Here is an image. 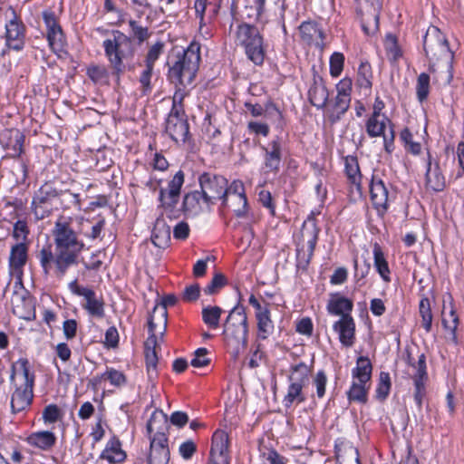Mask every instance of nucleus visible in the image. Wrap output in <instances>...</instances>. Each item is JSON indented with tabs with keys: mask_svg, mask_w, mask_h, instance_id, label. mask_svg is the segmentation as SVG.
<instances>
[{
	"mask_svg": "<svg viewBox=\"0 0 464 464\" xmlns=\"http://www.w3.org/2000/svg\"><path fill=\"white\" fill-rule=\"evenodd\" d=\"M52 236L55 252L53 251L51 244H45L36 254V258L45 275L53 274L62 278L70 267L78 265L79 256L85 245L79 239L71 225L63 219L55 222Z\"/></svg>",
	"mask_w": 464,
	"mask_h": 464,
	"instance_id": "obj_1",
	"label": "nucleus"
},
{
	"mask_svg": "<svg viewBox=\"0 0 464 464\" xmlns=\"http://www.w3.org/2000/svg\"><path fill=\"white\" fill-rule=\"evenodd\" d=\"M423 49L430 62V70L442 84H450L453 78V53L445 34L436 26H430L423 37Z\"/></svg>",
	"mask_w": 464,
	"mask_h": 464,
	"instance_id": "obj_2",
	"label": "nucleus"
},
{
	"mask_svg": "<svg viewBox=\"0 0 464 464\" xmlns=\"http://www.w3.org/2000/svg\"><path fill=\"white\" fill-rule=\"evenodd\" d=\"M10 382L14 388L11 409L14 413L26 410L33 400L34 374L31 372L28 360L20 358L13 362Z\"/></svg>",
	"mask_w": 464,
	"mask_h": 464,
	"instance_id": "obj_3",
	"label": "nucleus"
},
{
	"mask_svg": "<svg viewBox=\"0 0 464 464\" xmlns=\"http://www.w3.org/2000/svg\"><path fill=\"white\" fill-rule=\"evenodd\" d=\"M102 47L113 73L120 79L127 69H130L135 54L132 38L120 30H112L103 41Z\"/></svg>",
	"mask_w": 464,
	"mask_h": 464,
	"instance_id": "obj_4",
	"label": "nucleus"
},
{
	"mask_svg": "<svg viewBox=\"0 0 464 464\" xmlns=\"http://www.w3.org/2000/svg\"><path fill=\"white\" fill-rule=\"evenodd\" d=\"M167 430V415L162 411H155L147 423V432L150 440L149 464L169 463L170 453Z\"/></svg>",
	"mask_w": 464,
	"mask_h": 464,
	"instance_id": "obj_5",
	"label": "nucleus"
},
{
	"mask_svg": "<svg viewBox=\"0 0 464 464\" xmlns=\"http://www.w3.org/2000/svg\"><path fill=\"white\" fill-rule=\"evenodd\" d=\"M168 311L165 304H157L149 317L150 335L145 342V361L150 379L157 376L158 356L156 348L167 328Z\"/></svg>",
	"mask_w": 464,
	"mask_h": 464,
	"instance_id": "obj_6",
	"label": "nucleus"
},
{
	"mask_svg": "<svg viewBox=\"0 0 464 464\" xmlns=\"http://www.w3.org/2000/svg\"><path fill=\"white\" fill-rule=\"evenodd\" d=\"M226 345L234 358L246 348L248 325L247 316L242 308L235 307L229 313L223 331Z\"/></svg>",
	"mask_w": 464,
	"mask_h": 464,
	"instance_id": "obj_7",
	"label": "nucleus"
},
{
	"mask_svg": "<svg viewBox=\"0 0 464 464\" xmlns=\"http://www.w3.org/2000/svg\"><path fill=\"white\" fill-rule=\"evenodd\" d=\"M199 44L193 42L181 54L178 55L177 61L169 71V76L172 82L183 87L192 83L199 67Z\"/></svg>",
	"mask_w": 464,
	"mask_h": 464,
	"instance_id": "obj_8",
	"label": "nucleus"
},
{
	"mask_svg": "<svg viewBox=\"0 0 464 464\" xmlns=\"http://www.w3.org/2000/svg\"><path fill=\"white\" fill-rule=\"evenodd\" d=\"M236 43L242 46L248 60L256 65L264 63L266 51L259 30L251 24L242 23L236 30Z\"/></svg>",
	"mask_w": 464,
	"mask_h": 464,
	"instance_id": "obj_9",
	"label": "nucleus"
},
{
	"mask_svg": "<svg viewBox=\"0 0 464 464\" xmlns=\"http://www.w3.org/2000/svg\"><path fill=\"white\" fill-rule=\"evenodd\" d=\"M320 229L317 227L314 213L304 220L296 240L297 266L305 267L311 261L318 239Z\"/></svg>",
	"mask_w": 464,
	"mask_h": 464,
	"instance_id": "obj_10",
	"label": "nucleus"
},
{
	"mask_svg": "<svg viewBox=\"0 0 464 464\" xmlns=\"http://www.w3.org/2000/svg\"><path fill=\"white\" fill-rule=\"evenodd\" d=\"M68 287L73 295L83 298L82 307L89 315L96 318H102L104 316V301L102 296H98L96 293L89 287L79 285L77 280L69 283Z\"/></svg>",
	"mask_w": 464,
	"mask_h": 464,
	"instance_id": "obj_11",
	"label": "nucleus"
},
{
	"mask_svg": "<svg viewBox=\"0 0 464 464\" xmlns=\"http://www.w3.org/2000/svg\"><path fill=\"white\" fill-rule=\"evenodd\" d=\"M199 184L203 194L202 202L208 207L223 198L227 180L219 175L203 173L199 177Z\"/></svg>",
	"mask_w": 464,
	"mask_h": 464,
	"instance_id": "obj_12",
	"label": "nucleus"
},
{
	"mask_svg": "<svg viewBox=\"0 0 464 464\" xmlns=\"http://www.w3.org/2000/svg\"><path fill=\"white\" fill-rule=\"evenodd\" d=\"M371 199L380 215L386 213L389 208V202L393 201L396 193L392 186H388L384 181L373 175L370 184Z\"/></svg>",
	"mask_w": 464,
	"mask_h": 464,
	"instance_id": "obj_13",
	"label": "nucleus"
},
{
	"mask_svg": "<svg viewBox=\"0 0 464 464\" xmlns=\"http://www.w3.org/2000/svg\"><path fill=\"white\" fill-rule=\"evenodd\" d=\"M167 134L176 142H186L188 136V123L181 107L173 106L166 121Z\"/></svg>",
	"mask_w": 464,
	"mask_h": 464,
	"instance_id": "obj_14",
	"label": "nucleus"
},
{
	"mask_svg": "<svg viewBox=\"0 0 464 464\" xmlns=\"http://www.w3.org/2000/svg\"><path fill=\"white\" fill-rule=\"evenodd\" d=\"M43 19L46 28V38L49 46L53 53L59 54L65 46V36L57 17L52 11H44Z\"/></svg>",
	"mask_w": 464,
	"mask_h": 464,
	"instance_id": "obj_15",
	"label": "nucleus"
},
{
	"mask_svg": "<svg viewBox=\"0 0 464 464\" xmlns=\"http://www.w3.org/2000/svg\"><path fill=\"white\" fill-rule=\"evenodd\" d=\"M249 304L256 310L257 338L266 340L274 332V324L270 317L269 306L267 304H262L253 295L249 297Z\"/></svg>",
	"mask_w": 464,
	"mask_h": 464,
	"instance_id": "obj_16",
	"label": "nucleus"
},
{
	"mask_svg": "<svg viewBox=\"0 0 464 464\" xmlns=\"http://www.w3.org/2000/svg\"><path fill=\"white\" fill-rule=\"evenodd\" d=\"M184 183V173L178 171L168 184L167 188H160L159 201L165 209H172L179 202L180 189Z\"/></svg>",
	"mask_w": 464,
	"mask_h": 464,
	"instance_id": "obj_17",
	"label": "nucleus"
},
{
	"mask_svg": "<svg viewBox=\"0 0 464 464\" xmlns=\"http://www.w3.org/2000/svg\"><path fill=\"white\" fill-rule=\"evenodd\" d=\"M413 369L412 380L415 387L414 400L417 406L420 409L422 406V400L425 396V383L428 379L426 372V357L423 353L418 355V362L411 363Z\"/></svg>",
	"mask_w": 464,
	"mask_h": 464,
	"instance_id": "obj_18",
	"label": "nucleus"
},
{
	"mask_svg": "<svg viewBox=\"0 0 464 464\" xmlns=\"http://www.w3.org/2000/svg\"><path fill=\"white\" fill-rule=\"evenodd\" d=\"M425 186L433 192H440L446 187L445 177L441 172L439 162L427 151Z\"/></svg>",
	"mask_w": 464,
	"mask_h": 464,
	"instance_id": "obj_19",
	"label": "nucleus"
},
{
	"mask_svg": "<svg viewBox=\"0 0 464 464\" xmlns=\"http://www.w3.org/2000/svg\"><path fill=\"white\" fill-rule=\"evenodd\" d=\"M210 459L211 464H229L228 435L224 430H217L212 436Z\"/></svg>",
	"mask_w": 464,
	"mask_h": 464,
	"instance_id": "obj_20",
	"label": "nucleus"
},
{
	"mask_svg": "<svg viewBox=\"0 0 464 464\" xmlns=\"http://www.w3.org/2000/svg\"><path fill=\"white\" fill-rule=\"evenodd\" d=\"M441 321L445 331L447 332V337L453 343H457V328L459 325V316L456 314V310L453 306L452 296L448 295L443 299V307L441 311Z\"/></svg>",
	"mask_w": 464,
	"mask_h": 464,
	"instance_id": "obj_21",
	"label": "nucleus"
},
{
	"mask_svg": "<svg viewBox=\"0 0 464 464\" xmlns=\"http://www.w3.org/2000/svg\"><path fill=\"white\" fill-rule=\"evenodd\" d=\"M28 258V246L24 242H17L11 247L9 255V272L12 276L21 280L24 266Z\"/></svg>",
	"mask_w": 464,
	"mask_h": 464,
	"instance_id": "obj_22",
	"label": "nucleus"
},
{
	"mask_svg": "<svg viewBox=\"0 0 464 464\" xmlns=\"http://www.w3.org/2000/svg\"><path fill=\"white\" fill-rule=\"evenodd\" d=\"M6 44L9 48L20 51L24 45V26L16 15L13 14V18L5 24Z\"/></svg>",
	"mask_w": 464,
	"mask_h": 464,
	"instance_id": "obj_23",
	"label": "nucleus"
},
{
	"mask_svg": "<svg viewBox=\"0 0 464 464\" xmlns=\"http://www.w3.org/2000/svg\"><path fill=\"white\" fill-rule=\"evenodd\" d=\"M333 330L338 334L340 343L351 347L355 341V323L352 316H342L333 324Z\"/></svg>",
	"mask_w": 464,
	"mask_h": 464,
	"instance_id": "obj_24",
	"label": "nucleus"
},
{
	"mask_svg": "<svg viewBox=\"0 0 464 464\" xmlns=\"http://www.w3.org/2000/svg\"><path fill=\"white\" fill-rule=\"evenodd\" d=\"M299 34L303 42L309 45H315L321 49L324 48V32L316 23L306 21L299 26Z\"/></svg>",
	"mask_w": 464,
	"mask_h": 464,
	"instance_id": "obj_25",
	"label": "nucleus"
},
{
	"mask_svg": "<svg viewBox=\"0 0 464 464\" xmlns=\"http://www.w3.org/2000/svg\"><path fill=\"white\" fill-rule=\"evenodd\" d=\"M372 366L368 357L360 356L352 370L351 385L371 386Z\"/></svg>",
	"mask_w": 464,
	"mask_h": 464,
	"instance_id": "obj_26",
	"label": "nucleus"
},
{
	"mask_svg": "<svg viewBox=\"0 0 464 464\" xmlns=\"http://www.w3.org/2000/svg\"><path fill=\"white\" fill-rule=\"evenodd\" d=\"M353 308V303L351 299L342 295L339 293L330 295L327 303V312L335 316H352L351 313Z\"/></svg>",
	"mask_w": 464,
	"mask_h": 464,
	"instance_id": "obj_27",
	"label": "nucleus"
},
{
	"mask_svg": "<svg viewBox=\"0 0 464 464\" xmlns=\"http://www.w3.org/2000/svg\"><path fill=\"white\" fill-rule=\"evenodd\" d=\"M126 457L127 454L122 450L120 440L115 436L108 440L100 455V459L107 461L109 464L122 463Z\"/></svg>",
	"mask_w": 464,
	"mask_h": 464,
	"instance_id": "obj_28",
	"label": "nucleus"
},
{
	"mask_svg": "<svg viewBox=\"0 0 464 464\" xmlns=\"http://www.w3.org/2000/svg\"><path fill=\"white\" fill-rule=\"evenodd\" d=\"M308 96L310 102L319 109L324 108L328 101L329 92L328 90L321 78L314 80L311 85Z\"/></svg>",
	"mask_w": 464,
	"mask_h": 464,
	"instance_id": "obj_29",
	"label": "nucleus"
},
{
	"mask_svg": "<svg viewBox=\"0 0 464 464\" xmlns=\"http://www.w3.org/2000/svg\"><path fill=\"white\" fill-rule=\"evenodd\" d=\"M25 441L34 448L49 450L55 444L56 437L48 430L36 431L30 434Z\"/></svg>",
	"mask_w": 464,
	"mask_h": 464,
	"instance_id": "obj_30",
	"label": "nucleus"
},
{
	"mask_svg": "<svg viewBox=\"0 0 464 464\" xmlns=\"http://www.w3.org/2000/svg\"><path fill=\"white\" fill-rule=\"evenodd\" d=\"M311 367L304 362L292 365L289 370L288 382L307 386L310 380Z\"/></svg>",
	"mask_w": 464,
	"mask_h": 464,
	"instance_id": "obj_31",
	"label": "nucleus"
},
{
	"mask_svg": "<svg viewBox=\"0 0 464 464\" xmlns=\"http://www.w3.org/2000/svg\"><path fill=\"white\" fill-rule=\"evenodd\" d=\"M389 125H391V121L386 116L371 115L365 124L366 132L372 138L381 137L385 134V130Z\"/></svg>",
	"mask_w": 464,
	"mask_h": 464,
	"instance_id": "obj_32",
	"label": "nucleus"
},
{
	"mask_svg": "<svg viewBox=\"0 0 464 464\" xmlns=\"http://www.w3.org/2000/svg\"><path fill=\"white\" fill-rule=\"evenodd\" d=\"M265 167L267 171H276L279 169L281 162V148L280 144L276 140H273L268 144V147L265 149Z\"/></svg>",
	"mask_w": 464,
	"mask_h": 464,
	"instance_id": "obj_33",
	"label": "nucleus"
},
{
	"mask_svg": "<svg viewBox=\"0 0 464 464\" xmlns=\"http://www.w3.org/2000/svg\"><path fill=\"white\" fill-rule=\"evenodd\" d=\"M305 386L299 383L289 382L287 392L284 397V404L289 408L293 404H300L306 400L304 389Z\"/></svg>",
	"mask_w": 464,
	"mask_h": 464,
	"instance_id": "obj_34",
	"label": "nucleus"
},
{
	"mask_svg": "<svg viewBox=\"0 0 464 464\" xmlns=\"http://www.w3.org/2000/svg\"><path fill=\"white\" fill-rule=\"evenodd\" d=\"M152 241L155 246L163 247L170 239V228L163 219L158 218L152 231Z\"/></svg>",
	"mask_w": 464,
	"mask_h": 464,
	"instance_id": "obj_35",
	"label": "nucleus"
},
{
	"mask_svg": "<svg viewBox=\"0 0 464 464\" xmlns=\"http://www.w3.org/2000/svg\"><path fill=\"white\" fill-rule=\"evenodd\" d=\"M345 172L350 182L355 188L362 193L361 179L362 175L359 169L358 161L353 157H347L345 160Z\"/></svg>",
	"mask_w": 464,
	"mask_h": 464,
	"instance_id": "obj_36",
	"label": "nucleus"
},
{
	"mask_svg": "<svg viewBox=\"0 0 464 464\" xmlns=\"http://www.w3.org/2000/svg\"><path fill=\"white\" fill-rule=\"evenodd\" d=\"M221 200L223 206L232 208L237 217L244 218L247 215V199L246 194Z\"/></svg>",
	"mask_w": 464,
	"mask_h": 464,
	"instance_id": "obj_37",
	"label": "nucleus"
},
{
	"mask_svg": "<svg viewBox=\"0 0 464 464\" xmlns=\"http://www.w3.org/2000/svg\"><path fill=\"white\" fill-rule=\"evenodd\" d=\"M373 257H374V266L381 276V277L385 282H390V269L388 263L384 257V255L382 251L381 246L378 244H375L373 246Z\"/></svg>",
	"mask_w": 464,
	"mask_h": 464,
	"instance_id": "obj_38",
	"label": "nucleus"
},
{
	"mask_svg": "<svg viewBox=\"0 0 464 464\" xmlns=\"http://www.w3.org/2000/svg\"><path fill=\"white\" fill-rule=\"evenodd\" d=\"M203 194L199 191H193L187 194L183 200V207L185 211L191 213H198L204 209V208H208L206 203L202 202Z\"/></svg>",
	"mask_w": 464,
	"mask_h": 464,
	"instance_id": "obj_39",
	"label": "nucleus"
},
{
	"mask_svg": "<svg viewBox=\"0 0 464 464\" xmlns=\"http://www.w3.org/2000/svg\"><path fill=\"white\" fill-rule=\"evenodd\" d=\"M223 310L219 306H206L202 309V320L211 329H217L219 326V321Z\"/></svg>",
	"mask_w": 464,
	"mask_h": 464,
	"instance_id": "obj_40",
	"label": "nucleus"
},
{
	"mask_svg": "<svg viewBox=\"0 0 464 464\" xmlns=\"http://www.w3.org/2000/svg\"><path fill=\"white\" fill-rule=\"evenodd\" d=\"M384 49L390 62H395L402 55L397 38L392 34H386L384 38Z\"/></svg>",
	"mask_w": 464,
	"mask_h": 464,
	"instance_id": "obj_41",
	"label": "nucleus"
},
{
	"mask_svg": "<svg viewBox=\"0 0 464 464\" xmlns=\"http://www.w3.org/2000/svg\"><path fill=\"white\" fill-rule=\"evenodd\" d=\"M372 67L369 63H361L358 69L357 84L361 89L371 91L372 89Z\"/></svg>",
	"mask_w": 464,
	"mask_h": 464,
	"instance_id": "obj_42",
	"label": "nucleus"
},
{
	"mask_svg": "<svg viewBox=\"0 0 464 464\" xmlns=\"http://www.w3.org/2000/svg\"><path fill=\"white\" fill-rule=\"evenodd\" d=\"M419 312L421 316V326L427 333L431 330L432 325V313L430 309V300L422 298L420 302Z\"/></svg>",
	"mask_w": 464,
	"mask_h": 464,
	"instance_id": "obj_43",
	"label": "nucleus"
},
{
	"mask_svg": "<svg viewBox=\"0 0 464 464\" xmlns=\"http://www.w3.org/2000/svg\"><path fill=\"white\" fill-rule=\"evenodd\" d=\"M371 386L351 385L347 392L348 400L359 403H365L368 400V392Z\"/></svg>",
	"mask_w": 464,
	"mask_h": 464,
	"instance_id": "obj_44",
	"label": "nucleus"
},
{
	"mask_svg": "<svg viewBox=\"0 0 464 464\" xmlns=\"http://www.w3.org/2000/svg\"><path fill=\"white\" fill-rule=\"evenodd\" d=\"M401 140L404 143L407 151L413 155H419L421 151V144L413 140V136L409 129H403L401 132Z\"/></svg>",
	"mask_w": 464,
	"mask_h": 464,
	"instance_id": "obj_45",
	"label": "nucleus"
},
{
	"mask_svg": "<svg viewBox=\"0 0 464 464\" xmlns=\"http://www.w3.org/2000/svg\"><path fill=\"white\" fill-rule=\"evenodd\" d=\"M164 50V44L157 42L152 44L145 56L144 65L147 67L154 68L156 61L160 58Z\"/></svg>",
	"mask_w": 464,
	"mask_h": 464,
	"instance_id": "obj_46",
	"label": "nucleus"
},
{
	"mask_svg": "<svg viewBox=\"0 0 464 464\" xmlns=\"http://www.w3.org/2000/svg\"><path fill=\"white\" fill-rule=\"evenodd\" d=\"M391 378L390 374L382 372L379 376V382L376 388V397L380 400H384L388 396L391 390Z\"/></svg>",
	"mask_w": 464,
	"mask_h": 464,
	"instance_id": "obj_47",
	"label": "nucleus"
},
{
	"mask_svg": "<svg viewBox=\"0 0 464 464\" xmlns=\"http://www.w3.org/2000/svg\"><path fill=\"white\" fill-rule=\"evenodd\" d=\"M154 68L147 67L144 65L139 76V82L140 84V92L142 94H149L152 90L151 79Z\"/></svg>",
	"mask_w": 464,
	"mask_h": 464,
	"instance_id": "obj_48",
	"label": "nucleus"
},
{
	"mask_svg": "<svg viewBox=\"0 0 464 464\" xmlns=\"http://www.w3.org/2000/svg\"><path fill=\"white\" fill-rule=\"evenodd\" d=\"M330 74L334 78L341 75L344 65V55L342 53L334 52L330 57Z\"/></svg>",
	"mask_w": 464,
	"mask_h": 464,
	"instance_id": "obj_49",
	"label": "nucleus"
},
{
	"mask_svg": "<svg viewBox=\"0 0 464 464\" xmlns=\"http://www.w3.org/2000/svg\"><path fill=\"white\" fill-rule=\"evenodd\" d=\"M430 76L427 73H420L417 80L416 93L420 102H423L429 95Z\"/></svg>",
	"mask_w": 464,
	"mask_h": 464,
	"instance_id": "obj_50",
	"label": "nucleus"
},
{
	"mask_svg": "<svg viewBox=\"0 0 464 464\" xmlns=\"http://www.w3.org/2000/svg\"><path fill=\"white\" fill-rule=\"evenodd\" d=\"M100 379L109 380L111 385L120 387L125 384L126 377L125 375L113 368L108 369L104 373L102 374Z\"/></svg>",
	"mask_w": 464,
	"mask_h": 464,
	"instance_id": "obj_51",
	"label": "nucleus"
},
{
	"mask_svg": "<svg viewBox=\"0 0 464 464\" xmlns=\"http://www.w3.org/2000/svg\"><path fill=\"white\" fill-rule=\"evenodd\" d=\"M12 140L6 144V149L11 150V155L17 157L22 153L24 136L18 131L14 130L11 132Z\"/></svg>",
	"mask_w": 464,
	"mask_h": 464,
	"instance_id": "obj_52",
	"label": "nucleus"
},
{
	"mask_svg": "<svg viewBox=\"0 0 464 464\" xmlns=\"http://www.w3.org/2000/svg\"><path fill=\"white\" fill-rule=\"evenodd\" d=\"M128 24L131 29L133 37L136 38L140 44L149 39L150 34L149 33L148 27L141 26L138 22L132 19H130Z\"/></svg>",
	"mask_w": 464,
	"mask_h": 464,
	"instance_id": "obj_53",
	"label": "nucleus"
},
{
	"mask_svg": "<svg viewBox=\"0 0 464 464\" xmlns=\"http://www.w3.org/2000/svg\"><path fill=\"white\" fill-rule=\"evenodd\" d=\"M227 280L222 274H216L211 282L204 288V293L207 295H214L224 287Z\"/></svg>",
	"mask_w": 464,
	"mask_h": 464,
	"instance_id": "obj_54",
	"label": "nucleus"
},
{
	"mask_svg": "<svg viewBox=\"0 0 464 464\" xmlns=\"http://www.w3.org/2000/svg\"><path fill=\"white\" fill-rule=\"evenodd\" d=\"M28 234L29 229L25 221L18 220L14 223L12 236L16 241L25 243Z\"/></svg>",
	"mask_w": 464,
	"mask_h": 464,
	"instance_id": "obj_55",
	"label": "nucleus"
},
{
	"mask_svg": "<svg viewBox=\"0 0 464 464\" xmlns=\"http://www.w3.org/2000/svg\"><path fill=\"white\" fill-rule=\"evenodd\" d=\"M246 193L243 182L240 180H234L230 184V186H226L225 191L223 193V198L221 199L232 198L235 196H240Z\"/></svg>",
	"mask_w": 464,
	"mask_h": 464,
	"instance_id": "obj_56",
	"label": "nucleus"
},
{
	"mask_svg": "<svg viewBox=\"0 0 464 464\" xmlns=\"http://www.w3.org/2000/svg\"><path fill=\"white\" fill-rule=\"evenodd\" d=\"M351 102V96H342L336 94L334 103V111L336 113L337 118L343 115L349 108Z\"/></svg>",
	"mask_w": 464,
	"mask_h": 464,
	"instance_id": "obj_57",
	"label": "nucleus"
},
{
	"mask_svg": "<svg viewBox=\"0 0 464 464\" xmlns=\"http://www.w3.org/2000/svg\"><path fill=\"white\" fill-rule=\"evenodd\" d=\"M61 417V412L57 405L50 404L43 411V419L45 423H54Z\"/></svg>",
	"mask_w": 464,
	"mask_h": 464,
	"instance_id": "obj_58",
	"label": "nucleus"
},
{
	"mask_svg": "<svg viewBox=\"0 0 464 464\" xmlns=\"http://www.w3.org/2000/svg\"><path fill=\"white\" fill-rule=\"evenodd\" d=\"M327 383V377L324 371H319L314 377V384L316 388V394L318 398H323L325 394V386Z\"/></svg>",
	"mask_w": 464,
	"mask_h": 464,
	"instance_id": "obj_59",
	"label": "nucleus"
},
{
	"mask_svg": "<svg viewBox=\"0 0 464 464\" xmlns=\"http://www.w3.org/2000/svg\"><path fill=\"white\" fill-rule=\"evenodd\" d=\"M88 76L95 82H101L107 78V70L104 66L94 65L87 70Z\"/></svg>",
	"mask_w": 464,
	"mask_h": 464,
	"instance_id": "obj_60",
	"label": "nucleus"
},
{
	"mask_svg": "<svg viewBox=\"0 0 464 464\" xmlns=\"http://www.w3.org/2000/svg\"><path fill=\"white\" fill-rule=\"evenodd\" d=\"M208 350L206 348H198L195 353L194 358L191 360L190 364L196 368H201L209 363V359L207 357Z\"/></svg>",
	"mask_w": 464,
	"mask_h": 464,
	"instance_id": "obj_61",
	"label": "nucleus"
},
{
	"mask_svg": "<svg viewBox=\"0 0 464 464\" xmlns=\"http://www.w3.org/2000/svg\"><path fill=\"white\" fill-rule=\"evenodd\" d=\"M197 450L196 444L191 440H186L179 445V452L184 459H189Z\"/></svg>",
	"mask_w": 464,
	"mask_h": 464,
	"instance_id": "obj_62",
	"label": "nucleus"
},
{
	"mask_svg": "<svg viewBox=\"0 0 464 464\" xmlns=\"http://www.w3.org/2000/svg\"><path fill=\"white\" fill-rule=\"evenodd\" d=\"M247 128L250 132L266 137L269 133V126L266 122L249 121Z\"/></svg>",
	"mask_w": 464,
	"mask_h": 464,
	"instance_id": "obj_63",
	"label": "nucleus"
},
{
	"mask_svg": "<svg viewBox=\"0 0 464 464\" xmlns=\"http://www.w3.org/2000/svg\"><path fill=\"white\" fill-rule=\"evenodd\" d=\"M200 293V287L198 284L190 285L187 286L182 294V299L186 302L196 301Z\"/></svg>",
	"mask_w": 464,
	"mask_h": 464,
	"instance_id": "obj_64",
	"label": "nucleus"
}]
</instances>
